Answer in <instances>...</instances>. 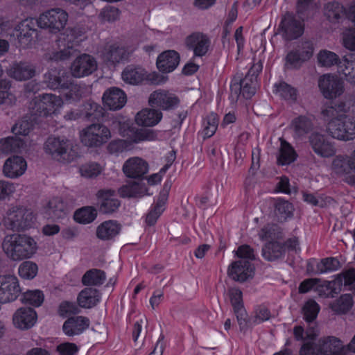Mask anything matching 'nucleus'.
Wrapping results in <instances>:
<instances>
[{"instance_id": "nucleus-40", "label": "nucleus", "mask_w": 355, "mask_h": 355, "mask_svg": "<svg viewBox=\"0 0 355 355\" xmlns=\"http://www.w3.org/2000/svg\"><path fill=\"white\" fill-rule=\"evenodd\" d=\"M352 110V102L349 98L348 100L339 101L334 105L327 107L322 110V114L325 118H334L341 114H347Z\"/></svg>"}, {"instance_id": "nucleus-26", "label": "nucleus", "mask_w": 355, "mask_h": 355, "mask_svg": "<svg viewBox=\"0 0 355 355\" xmlns=\"http://www.w3.org/2000/svg\"><path fill=\"white\" fill-rule=\"evenodd\" d=\"M7 74L17 81H25L36 74L35 67L27 62H15L6 70Z\"/></svg>"}, {"instance_id": "nucleus-5", "label": "nucleus", "mask_w": 355, "mask_h": 355, "mask_svg": "<svg viewBox=\"0 0 355 355\" xmlns=\"http://www.w3.org/2000/svg\"><path fill=\"white\" fill-rule=\"evenodd\" d=\"M83 144L89 147H99L106 144L112 138L110 129L102 123H93L80 133Z\"/></svg>"}, {"instance_id": "nucleus-34", "label": "nucleus", "mask_w": 355, "mask_h": 355, "mask_svg": "<svg viewBox=\"0 0 355 355\" xmlns=\"http://www.w3.org/2000/svg\"><path fill=\"white\" fill-rule=\"evenodd\" d=\"M323 13L330 23L338 24L345 19L346 8L338 1H329L324 6Z\"/></svg>"}, {"instance_id": "nucleus-32", "label": "nucleus", "mask_w": 355, "mask_h": 355, "mask_svg": "<svg viewBox=\"0 0 355 355\" xmlns=\"http://www.w3.org/2000/svg\"><path fill=\"white\" fill-rule=\"evenodd\" d=\"M186 45L193 52L194 56L202 57L207 53L210 41L207 35L196 33L187 37Z\"/></svg>"}, {"instance_id": "nucleus-46", "label": "nucleus", "mask_w": 355, "mask_h": 355, "mask_svg": "<svg viewBox=\"0 0 355 355\" xmlns=\"http://www.w3.org/2000/svg\"><path fill=\"white\" fill-rule=\"evenodd\" d=\"M320 347L324 352V355H341L342 343L334 337H329L319 340Z\"/></svg>"}, {"instance_id": "nucleus-3", "label": "nucleus", "mask_w": 355, "mask_h": 355, "mask_svg": "<svg viewBox=\"0 0 355 355\" xmlns=\"http://www.w3.org/2000/svg\"><path fill=\"white\" fill-rule=\"evenodd\" d=\"M35 221V215L31 209L11 205L5 214L2 223L8 230H24L31 227Z\"/></svg>"}, {"instance_id": "nucleus-54", "label": "nucleus", "mask_w": 355, "mask_h": 355, "mask_svg": "<svg viewBox=\"0 0 355 355\" xmlns=\"http://www.w3.org/2000/svg\"><path fill=\"white\" fill-rule=\"evenodd\" d=\"M353 305L352 297L350 294L341 295L338 299L331 304L332 310L338 313L348 311Z\"/></svg>"}, {"instance_id": "nucleus-47", "label": "nucleus", "mask_w": 355, "mask_h": 355, "mask_svg": "<svg viewBox=\"0 0 355 355\" xmlns=\"http://www.w3.org/2000/svg\"><path fill=\"white\" fill-rule=\"evenodd\" d=\"M106 279L104 271L99 269H91L87 271L82 277V282L85 286H100Z\"/></svg>"}, {"instance_id": "nucleus-9", "label": "nucleus", "mask_w": 355, "mask_h": 355, "mask_svg": "<svg viewBox=\"0 0 355 355\" xmlns=\"http://www.w3.org/2000/svg\"><path fill=\"white\" fill-rule=\"evenodd\" d=\"M318 87L323 97L334 100L341 96L345 92V83L336 74L326 73L318 80Z\"/></svg>"}, {"instance_id": "nucleus-25", "label": "nucleus", "mask_w": 355, "mask_h": 355, "mask_svg": "<svg viewBox=\"0 0 355 355\" xmlns=\"http://www.w3.org/2000/svg\"><path fill=\"white\" fill-rule=\"evenodd\" d=\"M27 169V162L21 156H12L8 158L3 166V174L10 179H17L23 175Z\"/></svg>"}, {"instance_id": "nucleus-50", "label": "nucleus", "mask_w": 355, "mask_h": 355, "mask_svg": "<svg viewBox=\"0 0 355 355\" xmlns=\"http://www.w3.org/2000/svg\"><path fill=\"white\" fill-rule=\"evenodd\" d=\"M312 127L311 121L305 116H299L291 123V129L293 130L295 136L297 137L307 134Z\"/></svg>"}, {"instance_id": "nucleus-42", "label": "nucleus", "mask_w": 355, "mask_h": 355, "mask_svg": "<svg viewBox=\"0 0 355 355\" xmlns=\"http://www.w3.org/2000/svg\"><path fill=\"white\" fill-rule=\"evenodd\" d=\"M284 246L279 242H269L262 249V255L265 259L272 261L284 256Z\"/></svg>"}, {"instance_id": "nucleus-7", "label": "nucleus", "mask_w": 355, "mask_h": 355, "mask_svg": "<svg viewBox=\"0 0 355 355\" xmlns=\"http://www.w3.org/2000/svg\"><path fill=\"white\" fill-rule=\"evenodd\" d=\"M64 105V101L60 96L54 94H42L35 98L33 113L35 115L48 116L60 113Z\"/></svg>"}, {"instance_id": "nucleus-52", "label": "nucleus", "mask_w": 355, "mask_h": 355, "mask_svg": "<svg viewBox=\"0 0 355 355\" xmlns=\"http://www.w3.org/2000/svg\"><path fill=\"white\" fill-rule=\"evenodd\" d=\"M38 272L37 265L31 261L22 262L18 268V274L21 278L24 279H33Z\"/></svg>"}, {"instance_id": "nucleus-31", "label": "nucleus", "mask_w": 355, "mask_h": 355, "mask_svg": "<svg viewBox=\"0 0 355 355\" xmlns=\"http://www.w3.org/2000/svg\"><path fill=\"white\" fill-rule=\"evenodd\" d=\"M97 198L100 211L103 214H112L120 206V201L113 190H101L97 193Z\"/></svg>"}, {"instance_id": "nucleus-37", "label": "nucleus", "mask_w": 355, "mask_h": 355, "mask_svg": "<svg viewBox=\"0 0 355 355\" xmlns=\"http://www.w3.org/2000/svg\"><path fill=\"white\" fill-rule=\"evenodd\" d=\"M100 300V293L93 288H86L82 290L77 297L78 306L83 309H91L95 306Z\"/></svg>"}, {"instance_id": "nucleus-4", "label": "nucleus", "mask_w": 355, "mask_h": 355, "mask_svg": "<svg viewBox=\"0 0 355 355\" xmlns=\"http://www.w3.org/2000/svg\"><path fill=\"white\" fill-rule=\"evenodd\" d=\"M327 131L334 139L341 141H350L355 139V118L341 114L334 118H327Z\"/></svg>"}, {"instance_id": "nucleus-35", "label": "nucleus", "mask_w": 355, "mask_h": 355, "mask_svg": "<svg viewBox=\"0 0 355 355\" xmlns=\"http://www.w3.org/2000/svg\"><path fill=\"white\" fill-rule=\"evenodd\" d=\"M161 111L146 108L139 112L135 116V122L138 125L151 127L157 125L162 119Z\"/></svg>"}, {"instance_id": "nucleus-8", "label": "nucleus", "mask_w": 355, "mask_h": 355, "mask_svg": "<svg viewBox=\"0 0 355 355\" xmlns=\"http://www.w3.org/2000/svg\"><path fill=\"white\" fill-rule=\"evenodd\" d=\"M293 334L297 340H304L300 349V355H324V352L320 347L319 341H313L318 336V331L315 327H309L304 332L301 326H296L293 329Z\"/></svg>"}, {"instance_id": "nucleus-13", "label": "nucleus", "mask_w": 355, "mask_h": 355, "mask_svg": "<svg viewBox=\"0 0 355 355\" xmlns=\"http://www.w3.org/2000/svg\"><path fill=\"white\" fill-rule=\"evenodd\" d=\"M117 123L119 135L123 137L129 139L130 141L132 142V146L134 144L155 141L157 139V133L153 130L130 128L124 122L118 121Z\"/></svg>"}, {"instance_id": "nucleus-56", "label": "nucleus", "mask_w": 355, "mask_h": 355, "mask_svg": "<svg viewBox=\"0 0 355 355\" xmlns=\"http://www.w3.org/2000/svg\"><path fill=\"white\" fill-rule=\"evenodd\" d=\"M10 85V82L8 80L0 81V105H12L15 103L17 100L15 96L8 91Z\"/></svg>"}, {"instance_id": "nucleus-17", "label": "nucleus", "mask_w": 355, "mask_h": 355, "mask_svg": "<svg viewBox=\"0 0 355 355\" xmlns=\"http://www.w3.org/2000/svg\"><path fill=\"white\" fill-rule=\"evenodd\" d=\"M132 51V49H129L123 46L112 44L104 48L101 57L108 66H114L121 62L127 60Z\"/></svg>"}, {"instance_id": "nucleus-6", "label": "nucleus", "mask_w": 355, "mask_h": 355, "mask_svg": "<svg viewBox=\"0 0 355 355\" xmlns=\"http://www.w3.org/2000/svg\"><path fill=\"white\" fill-rule=\"evenodd\" d=\"M68 13L63 9L55 8L42 13L37 19V24L41 28L49 29L56 33L64 28L68 21Z\"/></svg>"}, {"instance_id": "nucleus-12", "label": "nucleus", "mask_w": 355, "mask_h": 355, "mask_svg": "<svg viewBox=\"0 0 355 355\" xmlns=\"http://www.w3.org/2000/svg\"><path fill=\"white\" fill-rule=\"evenodd\" d=\"M97 68L96 58L89 54L83 53L73 60L70 67V72L73 77L80 78L91 75Z\"/></svg>"}, {"instance_id": "nucleus-62", "label": "nucleus", "mask_w": 355, "mask_h": 355, "mask_svg": "<svg viewBox=\"0 0 355 355\" xmlns=\"http://www.w3.org/2000/svg\"><path fill=\"white\" fill-rule=\"evenodd\" d=\"M81 111L86 119H97L102 116V107L94 102L85 103Z\"/></svg>"}, {"instance_id": "nucleus-49", "label": "nucleus", "mask_w": 355, "mask_h": 355, "mask_svg": "<svg viewBox=\"0 0 355 355\" xmlns=\"http://www.w3.org/2000/svg\"><path fill=\"white\" fill-rule=\"evenodd\" d=\"M218 125V118L217 114L211 113L208 114L202 121V129L201 134L204 139L212 137Z\"/></svg>"}, {"instance_id": "nucleus-51", "label": "nucleus", "mask_w": 355, "mask_h": 355, "mask_svg": "<svg viewBox=\"0 0 355 355\" xmlns=\"http://www.w3.org/2000/svg\"><path fill=\"white\" fill-rule=\"evenodd\" d=\"M97 216V211L92 207H84L77 210L73 216L74 220L83 224H88L94 221Z\"/></svg>"}, {"instance_id": "nucleus-58", "label": "nucleus", "mask_w": 355, "mask_h": 355, "mask_svg": "<svg viewBox=\"0 0 355 355\" xmlns=\"http://www.w3.org/2000/svg\"><path fill=\"white\" fill-rule=\"evenodd\" d=\"M340 267V263L336 258H326L317 263L316 272L319 274L331 272L338 270Z\"/></svg>"}, {"instance_id": "nucleus-18", "label": "nucleus", "mask_w": 355, "mask_h": 355, "mask_svg": "<svg viewBox=\"0 0 355 355\" xmlns=\"http://www.w3.org/2000/svg\"><path fill=\"white\" fill-rule=\"evenodd\" d=\"M257 85V78L253 76L246 75L240 81L234 80L230 85V96L233 100L237 99L240 95L250 98L255 94Z\"/></svg>"}, {"instance_id": "nucleus-21", "label": "nucleus", "mask_w": 355, "mask_h": 355, "mask_svg": "<svg viewBox=\"0 0 355 355\" xmlns=\"http://www.w3.org/2000/svg\"><path fill=\"white\" fill-rule=\"evenodd\" d=\"M122 171L127 178L139 179L148 171V164L139 157H132L125 161Z\"/></svg>"}, {"instance_id": "nucleus-63", "label": "nucleus", "mask_w": 355, "mask_h": 355, "mask_svg": "<svg viewBox=\"0 0 355 355\" xmlns=\"http://www.w3.org/2000/svg\"><path fill=\"white\" fill-rule=\"evenodd\" d=\"M320 311V306L314 300H309L304 305L302 311L304 318L306 322L314 320Z\"/></svg>"}, {"instance_id": "nucleus-1", "label": "nucleus", "mask_w": 355, "mask_h": 355, "mask_svg": "<svg viewBox=\"0 0 355 355\" xmlns=\"http://www.w3.org/2000/svg\"><path fill=\"white\" fill-rule=\"evenodd\" d=\"M2 249L10 260L20 261L34 256L37 250V243L28 234L15 233L4 237Z\"/></svg>"}, {"instance_id": "nucleus-60", "label": "nucleus", "mask_w": 355, "mask_h": 355, "mask_svg": "<svg viewBox=\"0 0 355 355\" xmlns=\"http://www.w3.org/2000/svg\"><path fill=\"white\" fill-rule=\"evenodd\" d=\"M44 299L43 293L40 290H31L25 292L21 298L24 304H30L33 306H40Z\"/></svg>"}, {"instance_id": "nucleus-44", "label": "nucleus", "mask_w": 355, "mask_h": 355, "mask_svg": "<svg viewBox=\"0 0 355 355\" xmlns=\"http://www.w3.org/2000/svg\"><path fill=\"white\" fill-rule=\"evenodd\" d=\"M273 92L280 98L291 102H294L297 98V89L285 82L275 83Z\"/></svg>"}, {"instance_id": "nucleus-27", "label": "nucleus", "mask_w": 355, "mask_h": 355, "mask_svg": "<svg viewBox=\"0 0 355 355\" xmlns=\"http://www.w3.org/2000/svg\"><path fill=\"white\" fill-rule=\"evenodd\" d=\"M283 36L288 40L300 37L304 33L302 21L297 20L292 15L286 14L281 22Z\"/></svg>"}, {"instance_id": "nucleus-38", "label": "nucleus", "mask_w": 355, "mask_h": 355, "mask_svg": "<svg viewBox=\"0 0 355 355\" xmlns=\"http://www.w3.org/2000/svg\"><path fill=\"white\" fill-rule=\"evenodd\" d=\"M147 77V72L144 69L134 65L126 67L121 73L122 80L130 85H138Z\"/></svg>"}, {"instance_id": "nucleus-15", "label": "nucleus", "mask_w": 355, "mask_h": 355, "mask_svg": "<svg viewBox=\"0 0 355 355\" xmlns=\"http://www.w3.org/2000/svg\"><path fill=\"white\" fill-rule=\"evenodd\" d=\"M180 98L175 94L164 89H157L150 94L148 103L152 107L162 110H171L178 107Z\"/></svg>"}, {"instance_id": "nucleus-43", "label": "nucleus", "mask_w": 355, "mask_h": 355, "mask_svg": "<svg viewBox=\"0 0 355 355\" xmlns=\"http://www.w3.org/2000/svg\"><path fill=\"white\" fill-rule=\"evenodd\" d=\"M279 153L277 162L280 165H288L297 158V153L294 148L285 140L280 139Z\"/></svg>"}, {"instance_id": "nucleus-30", "label": "nucleus", "mask_w": 355, "mask_h": 355, "mask_svg": "<svg viewBox=\"0 0 355 355\" xmlns=\"http://www.w3.org/2000/svg\"><path fill=\"white\" fill-rule=\"evenodd\" d=\"M37 19L27 18L21 21L16 27L17 37L21 46H28L33 40V35L35 33Z\"/></svg>"}, {"instance_id": "nucleus-29", "label": "nucleus", "mask_w": 355, "mask_h": 355, "mask_svg": "<svg viewBox=\"0 0 355 355\" xmlns=\"http://www.w3.org/2000/svg\"><path fill=\"white\" fill-rule=\"evenodd\" d=\"M37 321V313L31 308H19L12 316L13 325L19 329L25 330L31 328Z\"/></svg>"}, {"instance_id": "nucleus-10", "label": "nucleus", "mask_w": 355, "mask_h": 355, "mask_svg": "<svg viewBox=\"0 0 355 355\" xmlns=\"http://www.w3.org/2000/svg\"><path fill=\"white\" fill-rule=\"evenodd\" d=\"M21 290L17 277L13 275H0V304L15 301Z\"/></svg>"}, {"instance_id": "nucleus-36", "label": "nucleus", "mask_w": 355, "mask_h": 355, "mask_svg": "<svg viewBox=\"0 0 355 355\" xmlns=\"http://www.w3.org/2000/svg\"><path fill=\"white\" fill-rule=\"evenodd\" d=\"M43 211L45 218L58 219L67 214V206L60 198L56 197L49 201Z\"/></svg>"}, {"instance_id": "nucleus-39", "label": "nucleus", "mask_w": 355, "mask_h": 355, "mask_svg": "<svg viewBox=\"0 0 355 355\" xmlns=\"http://www.w3.org/2000/svg\"><path fill=\"white\" fill-rule=\"evenodd\" d=\"M120 230V225L116 220H109L97 227L96 235L100 240L108 241L118 235Z\"/></svg>"}, {"instance_id": "nucleus-19", "label": "nucleus", "mask_w": 355, "mask_h": 355, "mask_svg": "<svg viewBox=\"0 0 355 355\" xmlns=\"http://www.w3.org/2000/svg\"><path fill=\"white\" fill-rule=\"evenodd\" d=\"M227 273L233 280L244 282L254 276V267L248 260H238L230 265Z\"/></svg>"}, {"instance_id": "nucleus-64", "label": "nucleus", "mask_w": 355, "mask_h": 355, "mask_svg": "<svg viewBox=\"0 0 355 355\" xmlns=\"http://www.w3.org/2000/svg\"><path fill=\"white\" fill-rule=\"evenodd\" d=\"M17 184L0 180V201L9 200L15 193Z\"/></svg>"}, {"instance_id": "nucleus-57", "label": "nucleus", "mask_w": 355, "mask_h": 355, "mask_svg": "<svg viewBox=\"0 0 355 355\" xmlns=\"http://www.w3.org/2000/svg\"><path fill=\"white\" fill-rule=\"evenodd\" d=\"M355 282V270L351 269L346 272L338 275L336 279L328 282V287L330 288L334 286H340L342 285H351Z\"/></svg>"}, {"instance_id": "nucleus-16", "label": "nucleus", "mask_w": 355, "mask_h": 355, "mask_svg": "<svg viewBox=\"0 0 355 355\" xmlns=\"http://www.w3.org/2000/svg\"><path fill=\"white\" fill-rule=\"evenodd\" d=\"M313 45L310 41L300 42L296 49L290 51L286 58V65L292 68H297L309 60L313 54Z\"/></svg>"}, {"instance_id": "nucleus-55", "label": "nucleus", "mask_w": 355, "mask_h": 355, "mask_svg": "<svg viewBox=\"0 0 355 355\" xmlns=\"http://www.w3.org/2000/svg\"><path fill=\"white\" fill-rule=\"evenodd\" d=\"M133 148L132 142L129 139H114L109 143L107 146L108 152L111 154H119L125 151H129Z\"/></svg>"}, {"instance_id": "nucleus-14", "label": "nucleus", "mask_w": 355, "mask_h": 355, "mask_svg": "<svg viewBox=\"0 0 355 355\" xmlns=\"http://www.w3.org/2000/svg\"><path fill=\"white\" fill-rule=\"evenodd\" d=\"M309 142L313 151L321 157L328 158L336 153L334 144L323 134L312 132L309 137Z\"/></svg>"}, {"instance_id": "nucleus-20", "label": "nucleus", "mask_w": 355, "mask_h": 355, "mask_svg": "<svg viewBox=\"0 0 355 355\" xmlns=\"http://www.w3.org/2000/svg\"><path fill=\"white\" fill-rule=\"evenodd\" d=\"M70 141L64 137H50L44 143V149L46 153L53 159H60L71 149Z\"/></svg>"}, {"instance_id": "nucleus-45", "label": "nucleus", "mask_w": 355, "mask_h": 355, "mask_svg": "<svg viewBox=\"0 0 355 355\" xmlns=\"http://www.w3.org/2000/svg\"><path fill=\"white\" fill-rule=\"evenodd\" d=\"M24 141L17 137H8L0 139V153L8 154L20 152L24 147Z\"/></svg>"}, {"instance_id": "nucleus-59", "label": "nucleus", "mask_w": 355, "mask_h": 355, "mask_svg": "<svg viewBox=\"0 0 355 355\" xmlns=\"http://www.w3.org/2000/svg\"><path fill=\"white\" fill-rule=\"evenodd\" d=\"M303 200L311 205L319 206L321 207H326L333 202V199L331 197L322 194L315 195L306 192L303 193Z\"/></svg>"}, {"instance_id": "nucleus-22", "label": "nucleus", "mask_w": 355, "mask_h": 355, "mask_svg": "<svg viewBox=\"0 0 355 355\" xmlns=\"http://www.w3.org/2000/svg\"><path fill=\"white\" fill-rule=\"evenodd\" d=\"M227 294L233 306L240 329L242 330L248 325L247 313L243 306L242 292L237 288H232L228 290Z\"/></svg>"}, {"instance_id": "nucleus-61", "label": "nucleus", "mask_w": 355, "mask_h": 355, "mask_svg": "<svg viewBox=\"0 0 355 355\" xmlns=\"http://www.w3.org/2000/svg\"><path fill=\"white\" fill-rule=\"evenodd\" d=\"M104 170V167L96 162H89L80 167L81 176L86 178H94L100 175Z\"/></svg>"}, {"instance_id": "nucleus-33", "label": "nucleus", "mask_w": 355, "mask_h": 355, "mask_svg": "<svg viewBox=\"0 0 355 355\" xmlns=\"http://www.w3.org/2000/svg\"><path fill=\"white\" fill-rule=\"evenodd\" d=\"M180 62V55L174 50H167L160 53L157 58V67L163 73L174 71Z\"/></svg>"}, {"instance_id": "nucleus-48", "label": "nucleus", "mask_w": 355, "mask_h": 355, "mask_svg": "<svg viewBox=\"0 0 355 355\" xmlns=\"http://www.w3.org/2000/svg\"><path fill=\"white\" fill-rule=\"evenodd\" d=\"M338 71L346 78V80L355 84V59L349 60L344 57L338 64Z\"/></svg>"}, {"instance_id": "nucleus-23", "label": "nucleus", "mask_w": 355, "mask_h": 355, "mask_svg": "<svg viewBox=\"0 0 355 355\" xmlns=\"http://www.w3.org/2000/svg\"><path fill=\"white\" fill-rule=\"evenodd\" d=\"M102 100L106 108L115 111L124 107L127 102V96L122 89L113 87L105 91Z\"/></svg>"}, {"instance_id": "nucleus-41", "label": "nucleus", "mask_w": 355, "mask_h": 355, "mask_svg": "<svg viewBox=\"0 0 355 355\" xmlns=\"http://www.w3.org/2000/svg\"><path fill=\"white\" fill-rule=\"evenodd\" d=\"M119 192L123 198H139L147 194V189L140 183L132 182L122 186Z\"/></svg>"}, {"instance_id": "nucleus-28", "label": "nucleus", "mask_w": 355, "mask_h": 355, "mask_svg": "<svg viewBox=\"0 0 355 355\" xmlns=\"http://www.w3.org/2000/svg\"><path fill=\"white\" fill-rule=\"evenodd\" d=\"M90 325L88 318L82 315L73 316L68 318L62 325L64 334L69 337L83 334Z\"/></svg>"}, {"instance_id": "nucleus-53", "label": "nucleus", "mask_w": 355, "mask_h": 355, "mask_svg": "<svg viewBox=\"0 0 355 355\" xmlns=\"http://www.w3.org/2000/svg\"><path fill=\"white\" fill-rule=\"evenodd\" d=\"M318 61L320 65L324 67H331L339 64L341 61L338 55L334 52L328 50H321L318 54Z\"/></svg>"}, {"instance_id": "nucleus-2", "label": "nucleus", "mask_w": 355, "mask_h": 355, "mask_svg": "<svg viewBox=\"0 0 355 355\" xmlns=\"http://www.w3.org/2000/svg\"><path fill=\"white\" fill-rule=\"evenodd\" d=\"M83 33L77 28H67L60 33L56 40L57 50L53 51L49 58L54 61L68 60L74 53L75 47L83 40Z\"/></svg>"}, {"instance_id": "nucleus-11", "label": "nucleus", "mask_w": 355, "mask_h": 355, "mask_svg": "<svg viewBox=\"0 0 355 355\" xmlns=\"http://www.w3.org/2000/svg\"><path fill=\"white\" fill-rule=\"evenodd\" d=\"M331 173L343 178L349 184H355V175L350 162V157L347 154L335 155L329 166Z\"/></svg>"}, {"instance_id": "nucleus-24", "label": "nucleus", "mask_w": 355, "mask_h": 355, "mask_svg": "<svg viewBox=\"0 0 355 355\" xmlns=\"http://www.w3.org/2000/svg\"><path fill=\"white\" fill-rule=\"evenodd\" d=\"M70 76L64 69H51L44 75V82L47 87L53 90L64 92L69 85Z\"/></svg>"}]
</instances>
